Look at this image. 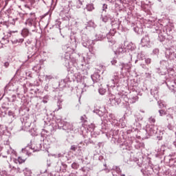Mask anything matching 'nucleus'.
<instances>
[{"label":"nucleus","instance_id":"obj_1","mask_svg":"<svg viewBox=\"0 0 176 176\" xmlns=\"http://www.w3.org/2000/svg\"><path fill=\"white\" fill-rule=\"evenodd\" d=\"M50 16H49L47 15V14H46L45 15L43 16L41 18V20L40 21L41 23H49L50 21Z\"/></svg>","mask_w":176,"mask_h":176},{"label":"nucleus","instance_id":"obj_2","mask_svg":"<svg viewBox=\"0 0 176 176\" xmlns=\"http://www.w3.org/2000/svg\"><path fill=\"white\" fill-rule=\"evenodd\" d=\"M29 34L30 31L28 30V29L25 28L22 30L21 35L23 36L25 38L28 36Z\"/></svg>","mask_w":176,"mask_h":176},{"label":"nucleus","instance_id":"obj_3","mask_svg":"<svg viewBox=\"0 0 176 176\" xmlns=\"http://www.w3.org/2000/svg\"><path fill=\"white\" fill-rule=\"evenodd\" d=\"M36 18L35 17V14H32L31 17L28 19V23H35Z\"/></svg>","mask_w":176,"mask_h":176},{"label":"nucleus","instance_id":"obj_4","mask_svg":"<svg viewBox=\"0 0 176 176\" xmlns=\"http://www.w3.org/2000/svg\"><path fill=\"white\" fill-rule=\"evenodd\" d=\"M17 162L19 164H23L25 162V160L23 159L21 157H19L17 159Z\"/></svg>","mask_w":176,"mask_h":176},{"label":"nucleus","instance_id":"obj_5","mask_svg":"<svg viewBox=\"0 0 176 176\" xmlns=\"http://www.w3.org/2000/svg\"><path fill=\"white\" fill-rule=\"evenodd\" d=\"M159 113L160 116H164V115H167V112L164 110H160Z\"/></svg>","mask_w":176,"mask_h":176},{"label":"nucleus","instance_id":"obj_6","mask_svg":"<svg viewBox=\"0 0 176 176\" xmlns=\"http://www.w3.org/2000/svg\"><path fill=\"white\" fill-rule=\"evenodd\" d=\"M152 62V60L149 58L145 59V63L147 65H149Z\"/></svg>","mask_w":176,"mask_h":176},{"label":"nucleus","instance_id":"obj_7","mask_svg":"<svg viewBox=\"0 0 176 176\" xmlns=\"http://www.w3.org/2000/svg\"><path fill=\"white\" fill-rule=\"evenodd\" d=\"M109 18H108V16H104L102 17V21H103L104 23L108 22V20H109Z\"/></svg>","mask_w":176,"mask_h":176},{"label":"nucleus","instance_id":"obj_8","mask_svg":"<svg viewBox=\"0 0 176 176\" xmlns=\"http://www.w3.org/2000/svg\"><path fill=\"white\" fill-rule=\"evenodd\" d=\"M70 149H71V151H74V152H75V151H76L78 149V147H76V146H75V145H72V146H71Z\"/></svg>","mask_w":176,"mask_h":176},{"label":"nucleus","instance_id":"obj_9","mask_svg":"<svg viewBox=\"0 0 176 176\" xmlns=\"http://www.w3.org/2000/svg\"><path fill=\"white\" fill-rule=\"evenodd\" d=\"M49 99V98L47 97V96H45L44 98H43V102L44 103V104H47V100Z\"/></svg>","mask_w":176,"mask_h":176},{"label":"nucleus","instance_id":"obj_10","mask_svg":"<svg viewBox=\"0 0 176 176\" xmlns=\"http://www.w3.org/2000/svg\"><path fill=\"white\" fill-rule=\"evenodd\" d=\"M149 122L150 123H155V122H156V120L155 118H153V117L149 118Z\"/></svg>","mask_w":176,"mask_h":176},{"label":"nucleus","instance_id":"obj_11","mask_svg":"<svg viewBox=\"0 0 176 176\" xmlns=\"http://www.w3.org/2000/svg\"><path fill=\"white\" fill-rule=\"evenodd\" d=\"M108 9V5L103 4L102 10H107Z\"/></svg>","mask_w":176,"mask_h":176},{"label":"nucleus","instance_id":"obj_12","mask_svg":"<svg viewBox=\"0 0 176 176\" xmlns=\"http://www.w3.org/2000/svg\"><path fill=\"white\" fill-rule=\"evenodd\" d=\"M76 166H78V164H77L76 163H73V164H72V168H76Z\"/></svg>","mask_w":176,"mask_h":176},{"label":"nucleus","instance_id":"obj_13","mask_svg":"<svg viewBox=\"0 0 176 176\" xmlns=\"http://www.w3.org/2000/svg\"><path fill=\"white\" fill-rule=\"evenodd\" d=\"M116 63H118V60H111L112 65H115V64H116Z\"/></svg>","mask_w":176,"mask_h":176},{"label":"nucleus","instance_id":"obj_14","mask_svg":"<svg viewBox=\"0 0 176 176\" xmlns=\"http://www.w3.org/2000/svg\"><path fill=\"white\" fill-rule=\"evenodd\" d=\"M4 66L6 67V68H8V67H9V63L8 62H6L4 63Z\"/></svg>","mask_w":176,"mask_h":176},{"label":"nucleus","instance_id":"obj_15","mask_svg":"<svg viewBox=\"0 0 176 176\" xmlns=\"http://www.w3.org/2000/svg\"><path fill=\"white\" fill-rule=\"evenodd\" d=\"M101 91H102V89H99V93L100 94H104V93H105V90H104L103 91V93H101Z\"/></svg>","mask_w":176,"mask_h":176},{"label":"nucleus","instance_id":"obj_16","mask_svg":"<svg viewBox=\"0 0 176 176\" xmlns=\"http://www.w3.org/2000/svg\"><path fill=\"white\" fill-rule=\"evenodd\" d=\"M167 116L170 118V119H173V116L171 115L168 114Z\"/></svg>","mask_w":176,"mask_h":176},{"label":"nucleus","instance_id":"obj_17","mask_svg":"<svg viewBox=\"0 0 176 176\" xmlns=\"http://www.w3.org/2000/svg\"><path fill=\"white\" fill-rule=\"evenodd\" d=\"M14 163H16V164H17L19 163V161H17V160H14Z\"/></svg>","mask_w":176,"mask_h":176},{"label":"nucleus","instance_id":"obj_18","mask_svg":"<svg viewBox=\"0 0 176 176\" xmlns=\"http://www.w3.org/2000/svg\"><path fill=\"white\" fill-rule=\"evenodd\" d=\"M122 67H124V63L122 64Z\"/></svg>","mask_w":176,"mask_h":176},{"label":"nucleus","instance_id":"obj_19","mask_svg":"<svg viewBox=\"0 0 176 176\" xmlns=\"http://www.w3.org/2000/svg\"><path fill=\"white\" fill-rule=\"evenodd\" d=\"M121 176H124V175H121Z\"/></svg>","mask_w":176,"mask_h":176}]
</instances>
